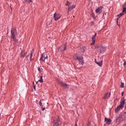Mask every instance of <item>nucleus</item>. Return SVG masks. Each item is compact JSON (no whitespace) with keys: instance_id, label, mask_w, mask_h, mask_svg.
<instances>
[{"instance_id":"21","label":"nucleus","mask_w":126,"mask_h":126,"mask_svg":"<svg viewBox=\"0 0 126 126\" xmlns=\"http://www.w3.org/2000/svg\"><path fill=\"white\" fill-rule=\"evenodd\" d=\"M72 9V8L70 6L68 8V10L67 12H69Z\"/></svg>"},{"instance_id":"12","label":"nucleus","mask_w":126,"mask_h":126,"mask_svg":"<svg viewBox=\"0 0 126 126\" xmlns=\"http://www.w3.org/2000/svg\"><path fill=\"white\" fill-rule=\"evenodd\" d=\"M27 53L26 52H25L24 51L22 50L21 51L20 55L22 57H24Z\"/></svg>"},{"instance_id":"28","label":"nucleus","mask_w":126,"mask_h":126,"mask_svg":"<svg viewBox=\"0 0 126 126\" xmlns=\"http://www.w3.org/2000/svg\"><path fill=\"white\" fill-rule=\"evenodd\" d=\"M75 7V5H73L72 7H71L72 8H74Z\"/></svg>"},{"instance_id":"34","label":"nucleus","mask_w":126,"mask_h":126,"mask_svg":"<svg viewBox=\"0 0 126 126\" xmlns=\"http://www.w3.org/2000/svg\"><path fill=\"white\" fill-rule=\"evenodd\" d=\"M123 94H124V92H123L122 93V96H123Z\"/></svg>"},{"instance_id":"10","label":"nucleus","mask_w":126,"mask_h":126,"mask_svg":"<svg viewBox=\"0 0 126 126\" xmlns=\"http://www.w3.org/2000/svg\"><path fill=\"white\" fill-rule=\"evenodd\" d=\"M96 35V33L94 35L92 38V43H91V45H94L95 42V37Z\"/></svg>"},{"instance_id":"32","label":"nucleus","mask_w":126,"mask_h":126,"mask_svg":"<svg viewBox=\"0 0 126 126\" xmlns=\"http://www.w3.org/2000/svg\"><path fill=\"white\" fill-rule=\"evenodd\" d=\"M38 71H40V68H39V67L38 68Z\"/></svg>"},{"instance_id":"20","label":"nucleus","mask_w":126,"mask_h":126,"mask_svg":"<svg viewBox=\"0 0 126 126\" xmlns=\"http://www.w3.org/2000/svg\"><path fill=\"white\" fill-rule=\"evenodd\" d=\"M80 52H84L85 51V49H84V48L83 47L80 48Z\"/></svg>"},{"instance_id":"25","label":"nucleus","mask_w":126,"mask_h":126,"mask_svg":"<svg viewBox=\"0 0 126 126\" xmlns=\"http://www.w3.org/2000/svg\"><path fill=\"white\" fill-rule=\"evenodd\" d=\"M124 84L123 83H122L121 82V87L123 88L124 87Z\"/></svg>"},{"instance_id":"24","label":"nucleus","mask_w":126,"mask_h":126,"mask_svg":"<svg viewBox=\"0 0 126 126\" xmlns=\"http://www.w3.org/2000/svg\"><path fill=\"white\" fill-rule=\"evenodd\" d=\"M123 13L125 12V13H126V7L123 8Z\"/></svg>"},{"instance_id":"6","label":"nucleus","mask_w":126,"mask_h":126,"mask_svg":"<svg viewBox=\"0 0 126 126\" xmlns=\"http://www.w3.org/2000/svg\"><path fill=\"white\" fill-rule=\"evenodd\" d=\"M61 15L55 12L54 14L53 18L55 21L58 20L61 17Z\"/></svg>"},{"instance_id":"29","label":"nucleus","mask_w":126,"mask_h":126,"mask_svg":"<svg viewBox=\"0 0 126 126\" xmlns=\"http://www.w3.org/2000/svg\"><path fill=\"white\" fill-rule=\"evenodd\" d=\"M42 108V110H45V108H43V107Z\"/></svg>"},{"instance_id":"36","label":"nucleus","mask_w":126,"mask_h":126,"mask_svg":"<svg viewBox=\"0 0 126 126\" xmlns=\"http://www.w3.org/2000/svg\"><path fill=\"white\" fill-rule=\"evenodd\" d=\"M75 126H77V124L76 123Z\"/></svg>"},{"instance_id":"8","label":"nucleus","mask_w":126,"mask_h":126,"mask_svg":"<svg viewBox=\"0 0 126 126\" xmlns=\"http://www.w3.org/2000/svg\"><path fill=\"white\" fill-rule=\"evenodd\" d=\"M98 49L99 50V52L101 53L105 51L106 50V48L104 47L99 46L98 47Z\"/></svg>"},{"instance_id":"33","label":"nucleus","mask_w":126,"mask_h":126,"mask_svg":"<svg viewBox=\"0 0 126 126\" xmlns=\"http://www.w3.org/2000/svg\"><path fill=\"white\" fill-rule=\"evenodd\" d=\"M34 88L35 90V86H34Z\"/></svg>"},{"instance_id":"19","label":"nucleus","mask_w":126,"mask_h":126,"mask_svg":"<svg viewBox=\"0 0 126 126\" xmlns=\"http://www.w3.org/2000/svg\"><path fill=\"white\" fill-rule=\"evenodd\" d=\"M43 100H40V103H39V105H40L41 106V108H42L43 107V105H42V101H43Z\"/></svg>"},{"instance_id":"15","label":"nucleus","mask_w":126,"mask_h":126,"mask_svg":"<svg viewBox=\"0 0 126 126\" xmlns=\"http://www.w3.org/2000/svg\"><path fill=\"white\" fill-rule=\"evenodd\" d=\"M110 97V95H108V94L107 93L105 94L104 97H103V98L104 99H108Z\"/></svg>"},{"instance_id":"27","label":"nucleus","mask_w":126,"mask_h":126,"mask_svg":"<svg viewBox=\"0 0 126 126\" xmlns=\"http://www.w3.org/2000/svg\"><path fill=\"white\" fill-rule=\"evenodd\" d=\"M125 13H124L123 12L122 13H121L119 14L120 15V16H121L123 15H124Z\"/></svg>"},{"instance_id":"31","label":"nucleus","mask_w":126,"mask_h":126,"mask_svg":"<svg viewBox=\"0 0 126 126\" xmlns=\"http://www.w3.org/2000/svg\"><path fill=\"white\" fill-rule=\"evenodd\" d=\"M124 65H126V62L125 61L124 62Z\"/></svg>"},{"instance_id":"2","label":"nucleus","mask_w":126,"mask_h":126,"mask_svg":"<svg viewBox=\"0 0 126 126\" xmlns=\"http://www.w3.org/2000/svg\"><path fill=\"white\" fill-rule=\"evenodd\" d=\"M125 101V100L124 99V98H123L121 101L120 105L115 109V112H117L119 111L120 109H122L123 107Z\"/></svg>"},{"instance_id":"11","label":"nucleus","mask_w":126,"mask_h":126,"mask_svg":"<svg viewBox=\"0 0 126 126\" xmlns=\"http://www.w3.org/2000/svg\"><path fill=\"white\" fill-rule=\"evenodd\" d=\"M59 83L60 84V85L63 86V87L65 88H68V87L69 86L66 84V83H65L62 82L61 81H59Z\"/></svg>"},{"instance_id":"13","label":"nucleus","mask_w":126,"mask_h":126,"mask_svg":"<svg viewBox=\"0 0 126 126\" xmlns=\"http://www.w3.org/2000/svg\"><path fill=\"white\" fill-rule=\"evenodd\" d=\"M105 121L109 125L110 124L111 122V120L110 119H107L106 117L105 118Z\"/></svg>"},{"instance_id":"5","label":"nucleus","mask_w":126,"mask_h":126,"mask_svg":"<svg viewBox=\"0 0 126 126\" xmlns=\"http://www.w3.org/2000/svg\"><path fill=\"white\" fill-rule=\"evenodd\" d=\"M47 58V55L45 53H44L41 56L40 60H42L43 62H44L45 59Z\"/></svg>"},{"instance_id":"14","label":"nucleus","mask_w":126,"mask_h":126,"mask_svg":"<svg viewBox=\"0 0 126 126\" xmlns=\"http://www.w3.org/2000/svg\"><path fill=\"white\" fill-rule=\"evenodd\" d=\"M66 48L65 45H63L59 49L61 51L65 50Z\"/></svg>"},{"instance_id":"26","label":"nucleus","mask_w":126,"mask_h":126,"mask_svg":"<svg viewBox=\"0 0 126 126\" xmlns=\"http://www.w3.org/2000/svg\"><path fill=\"white\" fill-rule=\"evenodd\" d=\"M117 16L118 17V18L117 19V23H118V20L119 18L121 17V16H120V14L118 15Z\"/></svg>"},{"instance_id":"35","label":"nucleus","mask_w":126,"mask_h":126,"mask_svg":"<svg viewBox=\"0 0 126 126\" xmlns=\"http://www.w3.org/2000/svg\"><path fill=\"white\" fill-rule=\"evenodd\" d=\"M110 95V92L109 94H108V95Z\"/></svg>"},{"instance_id":"18","label":"nucleus","mask_w":126,"mask_h":126,"mask_svg":"<svg viewBox=\"0 0 126 126\" xmlns=\"http://www.w3.org/2000/svg\"><path fill=\"white\" fill-rule=\"evenodd\" d=\"M38 82H40L42 83L43 82V80L42 79V76H41L40 77V79L39 80L36 82V83H37Z\"/></svg>"},{"instance_id":"9","label":"nucleus","mask_w":126,"mask_h":126,"mask_svg":"<svg viewBox=\"0 0 126 126\" xmlns=\"http://www.w3.org/2000/svg\"><path fill=\"white\" fill-rule=\"evenodd\" d=\"M102 7L101 6L98 7L96 10V13L98 14H100L102 12Z\"/></svg>"},{"instance_id":"17","label":"nucleus","mask_w":126,"mask_h":126,"mask_svg":"<svg viewBox=\"0 0 126 126\" xmlns=\"http://www.w3.org/2000/svg\"><path fill=\"white\" fill-rule=\"evenodd\" d=\"M33 54V52L31 51V53L30 54V60L31 61H33L34 60V59L33 58L32 59V56Z\"/></svg>"},{"instance_id":"4","label":"nucleus","mask_w":126,"mask_h":126,"mask_svg":"<svg viewBox=\"0 0 126 126\" xmlns=\"http://www.w3.org/2000/svg\"><path fill=\"white\" fill-rule=\"evenodd\" d=\"M124 117L125 116L124 115L122 114L120 115L119 117L116 119V122H121L124 119Z\"/></svg>"},{"instance_id":"3","label":"nucleus","mask_w":126,"mask_h":126,"mask_svg":"<svg viewBox=\"0 0 126 126\" xmlns=\"http://www.w3.org/2000/svg\"><path fill=\"white\" fill-rule=\"evenodd\" d=\"M74 58L75 59H77L79 60L80 64H81L83 65V57L82 56H78L76 55H75L74 56Z\"/></svg>"},{"instance_id":"7","label":"nucleus","mask_w":126,"mask_h":126,"mask_svg":"<svg viewBox=\"0 0 126 126\" xmlns=\"http://www.w3.org/2000/svg\"><path fill=\"white\" fill-rule=\"evenodd\" d=\"M59 119L58 118H55L54 120L53 126H59Z\"/></svg>"},{"instance_id":"1","label":"nucleus","mask_w":126,"mask_h":126,"mask_svg":"<svg viewBox=\"0 0 126 126\" xmlns=\"http://www.w3.org/2000/svg\"><path fill=\"white\" fill-rule=\"evenodd\" d=\"M17 33L16 30L14 28L12 29L11 30V37L13 40L16 42H17V40L16 39L15 35Z\"/></svg>"},{"instance_id":"22","label":"nucleus","mask_w":126,"mask_h":126,"mask_svg":"<svg viewBox=\"0 0 126 126\" xmlns=\"http://www.w3.org/2000/svg\"><path fill=\"white\" fill-rule=\"evenodd\" d=\"M25 1L29 3H30V2H32V1L31 0H25Z\"/></svg>"},{"instance_id":"16","label":"nucleus","mask_w":126,"mask_h":126,"mask_svg":"<svg viewBox=\"0 0 126 126\" xmlns=\"http://www.w3.org/2000/svg\"><path fill=\"white\" fill-rule=\"evenodd\" d=\"M95 62L99 66H101L102 65V61H100L99 62H97L96 61V60H95Z\"/></svg>"},{"instance_id":"30","label":"nucleus","mask_w":126,"mask_h":126,"mask_svg":"<svg viewBox=\"0 0 126 126\" xmlns=\"http://www.w3.org/2000/svg\"><path fill=\"white\" fill-rule=\"evenodd\" d=\"M126 3H125V4H124V5H123V6L125 7L126 6Z\"/></svg>"},{"instance_id":"23","label":"nucleus","mask_w":126,"mask_h":126,"mask_svg":"<svg viewBox=\"0 0 126 126\" xmlns=\"http://www.w3.org/2000/svg\"><path fill=\"white\" fill-rule=\"evenodd\" d=\"M71 2L70 3L68 1H67V3L65 4V5H66L69 6V5H70L71 4Z\"/></svg>"}]
</instances>
